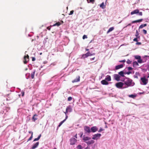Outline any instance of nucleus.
Instances as JSON below:
<instances>
[{"mask_svg": "<svg viewBox=\"0 0 149 149\" xmlns=\"http://www.w3.org/2000/svg\"><path fill=\"white\" fill-rule=\"evenodd\" d=\"M80 81V77L79 76H78L77 78L76 79H74V80L72 81V82L73 83H74L75 82H76L79 81Z\"/></svg>", "mask_w": 149, "mask_h": 149, "instance_id": "obj_16", "label": "nucleus"}, {"mask_svg": "<svg viewBox=\"0 0 149 149\" xmlns=\"http://www.w3.org/2000/svg\"><path fill=\"white\" fill-rule=\"evenodd\" d=\"M101 83L103 85H107L109 84L108 82L105 79L101 81Z\"/></svg>", "mask_w": 149, "mask_h": 149, "instance_id": "obj_13", "label": "nucleus"}, {"mask_svg": "<svg viewBox=\"0 0 149 149\" xmlns=\"http://www.w3.org/2000/svg\"><path fill=\"white\" fill-rule=\"evenodd\" d=\"M72 99V97H69L68 98V101H70Z\"/></svg>", "mask_w": 149, "mask_h": 149, "instance_id": "obj_40", "label": "nucleus"}, {"mask_svg": "<svg viewBox=\"0 0 149 149\" xmlns=\"http://www.w3.org/2000/svg\"><path fill=\"white\" fill-rule=\"evenodd\" d=\"M104 130L102 129V128H101L99 130H98V132H101L102 131H103Z\"/></svg>", "mask_w": 149, "mask_h": 149, "instance_id": "obj_44", "label": "nucleus"}, {"mask_svg": "<svg viewBox=\"0 0 149 149\" xmlns=\"http://www.w3.org/2000/svg\"><path fill=\"white\" fill-rule=\"evenodd\" d=\"M41 134H40L38 137V138H35L33 140V141H38L39 140V139H40L41 136Z\"/></svg>", "mask_w": 149, "mask_h": 149, "instance_id": "obj_26", "label": "nucleus"}, {"mask_svg": "<svg viewBox=\"0 0 149 149\" xmlns=\"http://www.w3.org/2000/svg\"><path fill=\"white\" fill-rule=\"evenodd\" d=\"M136 44V45H141V42H137Z\"/></svg>", "mask_w": 149, "mask_h": 149, "instance_id": "obj_46", "label": "nucleus"}, {"mask_svg": "<svg viewBox=\"0 0 149 149\" xmlns=\"http://www.w3.org/2000/svg\"><path fill=\"white\" fill-rule=\"evenodd\" d=\"M95 54V53H93L91 54V53L89 52H88L86 54H83L82 55V58H84L87 57L88 56L94 55Z\"/></svg>", "mask_w": 149, "mask_h": 149, "instance_id": "obj_2", "label": "nucleus"}, {"mask_svg": "<svg viewBox=\"0 0 149 149\" xmlns=\"http://www.w3.org/2000/svg\"><path fill=\"white\" fill-rule=\"evenodd\" d=\"M124 82L127 86H125L123 88H127L129 86H132L134 84V83L132 82V80L129 78H127V80L124 81Z\"/></svg>", "mask_w": 149, "mask_h": 149, "instance_id": "obj_1", "label": "nucleus"}, {"mask_svg": "<svg viewBox=\"0 0 149 149\" xmlns=\"http://www.w3.org/2000/svg\"><path fill=\"white\" fill-rule=\"evenodd\" d=\"M32 61H34L36 59L34 57H32Z\"/></svg>", "mask_w": 149, "mask_h": 149, "instance_id": "obj_50", "label": "nucleus"}, {"mask_svg": "<svg viewBox=\"0 0 149 149\" xmlns=\"http://www.w3.org/2000/svg\"><path fill=\"white\" fill-rule=\"evenodd\" d=\"M123 67V64H120L117 66H116L115 67L116 70H118L121 68H122Z\"/></svg>", "mask_w": 149, "mask_h": 149, "instance_id": "obj_15", "label": "nucleus"}, {"mask_svg": "<svg viewBox=\"0 0 149 149\" xmlns=\"http://www.w3.org/2000/svg\"><path fill=\"white\" fill-rule=\"evenodd\" d=\"M141 80L145 85H146L148 82V79H146L145 77L141 78Z\"/></svg>", "mask_w": 149, "mask_h": 149, "instance_id": "obj_6", "label": "nucleus"}, {"mask_svg": "<svg viewBox=\"0 0 149 149\" xmlns=\"http://www.w3.org/2000/svg\"><path fill=\"white\" fill-rule=\"evenodd\" d=\"M61 24V23L60 22H56L55 24H54L53 25V26H59Z\"/></svg>", "mask_w": 149, "mask_h": 149, "instance_id": "obj_29", "label": "nucleus"}, {"mask_svg": "<svg viewBox=\"0 0 149 149\" xmlns=\"http://www.w3.org/2000/svg\"><path fill=\"white\" fill-rule=\"evenodd\" d=\"M91 139V138H90V137H87V136H86V137L84 136L83 139V140H84V141H88L89 140H90Z\"/></svg>", "mask_w": 149, "mask_h": 149, "instance_id": "obj_21", "label": "nucleus"}, {"mask_svg": "<svg viewBox=\"0 0 149 149\" xmlns=\"http://www.w3.org/2000/svg\"><path fill=\"white\" fill-rule=\"evenodd\" d=\"M31 132H31V131H29V133H30V134H31Z\"/></svg>", "mask_w": 149, "mask_h": 149, "instance_id": "obj_60", "label": "nucleus"}, {"mask_svg": "<svg viewBox=\"0 0 149 149\" xmlns=\"http://www.w3.org/2000/svg\"><path fill=\"white\" fill-rule=\"evenodd\" d=\"M84 130L85 133H90L91 132L90 127L88 126H85L84 127Z\"/></svg>", "mask_w": 149, "mask_h": 149, "instance_id": "obj_5", "label": "nucleus"}, {"mask_svg": "<svg viewBox=\"0 0 149 149\" xmlns=\"http://www.w3.org/2000/svg\"><path fill=\"white\" fill-rule=\"evenodd\" d=\"M143 20V19H139L132 21V24H133L136 22H141Z\"/></svg>", "mask_w": 149, "mask_h": 149, "instance_id": "obj_18", "label": "nucleus"}, {"mask_svg": "<svg viewBox=\"0 0 149 149\" xmlns=\"http://www.w3.org/2000/svg\"><path fill=\"white\" fill-rule=\"evenodd\" d=\"M74 12V10H72L70 11V13L69 14V15H72Z\"/></svg>", "mask_w": 149, "mask_h": 149, "instance_id": "obj_43", "label": "nucleus"}, {"mask_svg": "<svg viewBox=\"0 0 149 149\" xmlns=\"http://www.w3.org/2000/svg\"><path fill=\"white\" fill-rule=\"evenodd\" d=\"M38 115L36 114H34L33 117H32V120L34 122H35V121L37 120L38 118H37V116Z\"/></svg>", "mask_w": 149, "mask_h": 149, "instance_id": "obj_19", "label": "nucleus"}, {"mask_svg": "<svg viewBox=\"0 0 149 149\" xmlns=\"http://www.w3.org/2000/svg\"><path fill=\"white\" fill-rule=\"evenodd\" d=\"M100 7L102 8V9H104L105 8V6L104 4V3L102 2L100 5Z\"/></svg>", "mask_w": 149, "mask_h": 149, "instance_id": "obj_32", "label": "nucleus"}, {"mask_svg": "<svg viewBox=\"0 0 149 149\" xmlns=\"http://www.w3.org/2000/svg\"><path fill=\"white\" fill-rule=\"evenodd\" d=\"M136 95L132 94V95H129V97H131V98H133V99H134L135 97H136Z\"/></svg>", "mask_w": 149, "mask_h": 149, "instance_id": "obj_27", "label": "nucleus"}, {"mask_svg": "<svg viewBox=\"0 0 149 149\" xmlns=\"http://www.w3.org/2000/svg\"><path fill=\"white\" fill-rule=\"evenodd\" d=\"M89 50V49H86V51H88Z\"/></svg>", "mask_w": 149, "mask_h": 149, "instance_id": "obj_59", "label": "nucleus"}, {"mask_svg": "<svg viewBox=\"0 0 149 149\" xmlns=\"http://www.w3.org/2000/svg\"><path fill=\"white\" fill-rule=\"evenodd\" d=\"M21 94H22V97L24 96V92H22Z\"/></svg>", "mask_w": 149, "mask_h": 149, "instance_id": "obj_49", "label": "nucleus"}, {"mask_svg": "<svg viewBox=\"0 0 149 149\" xmlns=\"http://www.w3.org/2000/svg\"><path fill=\"white\" fill-rule=\"evenodd\" d=\"M68 118V116L67 115H65V119L64 120H66Z\"/></svg>", "mask_w": 149, "mask_h": 149, "instance_id": "obj_52", "label": "nucleus"}, {"mask_svg": "<svg viewBox=\"0 0 149 149\" xmlns=\"http://www.w3.org/2000/svg\"><path fill=\"white\" fill-rule=\"evenodd\" d=\"M144 93V92H143L142 93L140 92L139 93V94H143Z\"/></svg>", "mask_w": 149, "mask_h": 149, "instance_id": "obj_57", "label": "nucleus"}, {"mask_svg": "<svg viewBox=\"0 0 149 149\" xmlns=\"http://www.w3.org/2000/svg\"><path fill=\"white\" fill-rule=\"evenodd\" d=\"M118 73H119V74L121 76H122V77H124V72L123 71H120V72H119Z\"/></svg>", "mask_w": 149, "mask_h": 149, "instance_id": "obj_28", "label": "nucleus"}, {"mask_svg": "<svg viewBox=\"0 0 149 149\" xmlns=\"http://www.w3.org/2000/svg\"><path fill=\"white\" fill-rule=\"evenodd\" d=\"M36 72L35 70H34L32 72L31 74V77L32 79H33L34 78V75Z\"/></svg>", "mask_w": 149, "mask_h": 149, "instance_id": "obj_22", "label": "nucleus"}, {"mask_svg": "<svg viewBox=\"0 0 149 149\" xmlns=\"http://www.w3.org/2000/svg\"><path fill=\"white\" fill-rule=\"evenodd\" d=\"M61 22H62V24L63 23V21H61Z\"/></svg>", "mask_w": 149, "mask_h": 149, "instance_id": "obj_64", "label": "nucleus"}, {"mask_svg": "<svg viewBox=\"0 0 149 149\" xmlns=\"http://www.w3.org/2000/svg\"><path fill=\"white\" fill-rule=\"evenodd\" d=\"M39 144V142H36L33 145L31 149H35V148H36L38 146Z\"/></svg>", "mask_w": 149, "mask_h": 149, "instance_id": "obj_11", "label": "nucleus"}, {"mask_svg": "<svg viewBox=\"0 0 149 149\" xmlns=\"http://www.w3.org/2000/svg\"><path fill=\"white\" fill-rule=\"evenodd\" d=\"M66 110L68 112H71L72 111V109L70 106H69L67 107L66 108Z\"/></svg>", "mask_w": 149, "mask_h": 149, "instance_id": "obj_12", "label": "nucleus"}, {"mask_svg": "<svg viewBox=\"0 0 149 149\" xmlns=\"http://www.w3.org/2000/svg\"><path fill=\"white\" fill-rule=\"evenodd\" d=\"M10 100H10H9V99H8V98H7V99H6V100Z\"/></svg>", "mask_w": 149, "mask_h": 149, "instance_id": "obj_63", "label": "nucleus"}, {"mask_svg": "<svg viewBox=\"0 0 149 149\" xmlns=\"http://www.w3.org/2000/svg\"><path fill=\"white\" fill-rule=\"evenodd\" d=\"M125 61H126L124 59V60H123L120 61H119V62H121V63H124Z\"/></svg>", "mask_w": 149, "mask_h": 149, "instance_id": "obj_45", "label": "nucleus"}, {"mask_svg": "<svg viewBox=\"0 0 149 149\" xmlns=\"http://www.w3.org/2000/svg\"><path fill=\"white\" fill-rule=\"evenodd\" d=\"M139 65L138 63L136 61H134L133 63V66L136 67Z\"/></svg>", "mask_w": 149, "mask_h": 149, "instance_id": "obj_25", "label": "nucleus"}, {"mask_svg": "<svg viewBox=\"0 0 149 149\" xmlns=\"http://www.w3.org/2000/svg\"><path fill=\"white\" fill-rule=\"evenodd\" d=\"M105 79L106 80H107L108 81H111V77L110 75H107L106 78Z\"/></svg>", "mask_w": 149, "mask_h": 149, "instance_id": "obj_20", "label": "nucleus"}, {"mask_svg": "<svg viewBox=\"0 0 149 149\" xmlns=\"http://www.w3.org/2000/svg\"><path fill=\"white\" fill-rule=\"evenodd\" d=\"M95 58V57H93V58H91V59H90V60H94Z\"/></svg>", "mask_w": 149, "mask_h": 149, "instance_id": "obj_55", "label": "nucleus"}, {"mask_svg": "<svg viewBox=\"0 0 149 149\" xmlns=\"http://www.w3.org/2000/svg\"><path fill=\"white\" fill-rule=\"evenodd\" d=\"M70 144L73 145L75 144L77 142V140L74 138H71L70 139Z\"/></svg>", "mask_w": 149, "mask_h": 149, "instance_id": "obj_7", "label": "nucleus"}, {"mask_svg": "<svg viewBox=\"0 0 149 149\" xmlns=\"http://www.w3.org/2000/svg\"><path fill=\"white\" fill-rule=\"evenodd\" d=\"M98 128L96 126H93L91 128V131L93 132H95L98 130Z\"/></svg>", "mask_w": 149, "mask_h": 149, "instance_id": "obj_9", "label": "nucleus"}, {"mask_svg": "<svg viewBox=\"0 0 149 149\" xmlns=\"http://www.w3.org/2000/svg\"><path fill=\"white\" fill-rule=\"evenodd\" d=\"M88 3H93L94 2L95 0H87Z\"/></svg>", "mask_w": 149, "mask_h": 149, "instance_id": "obj_34", "label": "nucleus"}, {"mask_svg": "<svg viewBox=\"0 0 149 149\" xmlns=\"http://www.w3.org/2000/svg\"><path fill=\"white\" fill-rule=\"evenodd\" d=\"M120 77L118 74H115L114 75V79L118 81L120 80Z\"/></svg>", "mask_w": 149, "mask_h": 149, "instance_id": "obj_10", "label": "nucleus"}, {"mask_svg": "<svg viewBox=\"0 0 149 149\" xmlns=\"http://www.w3.org/2000/svg\"><path fill=\"white\" fill-rule=\"evenodd\" d=\"M138 62L139 63H141L142 62V60L140 58V59H138Z\"/></svg>", "mask_w": 149, "mask_h": 149, "instance_id": "obj_42", "label": "nucleus"}, {"mask_svg": "<svg viewBox=\"0 0 149 149\" xmlns=\"http://www.w3.org/2000/svg\"><path fill=\"white\" fill-rule=\"evenodd\" d=\"M114 29V27H111L108 30L107 32V33L108 34L111 31L113 30Z\"/></svg>", "mask_w": 149, "mask_h": 149, "instance_id": "obj_23", "label": "nucleus"}, {"mask_svg": "<svg viewBox=\"0 0 149 149\" xmlns=\"http://www.w3.org/2000/svg\"><path fill=\"white\" fill-rule=\"evenodd\" d=\"M74 137L76 138V139H77V134H76L74 136Z\"/></svg>", "mask_w": 149, "mask_h": 149, "instance_id": "obj_54", "label": "nucleus"}, {"mask_svg": "<svg viewBox=\"0 0 149 149\" xmlns=\"http://www.w3.org/2000/svg\"><path fill=\"white\" fill-rule=\"evenodd\" d=\"M77 148L78 149H82V147L81 145H79L77 146Z\"/></svg>", "mask_w": 149, "mask_h": 149, "instance_id": "obj_36", "label": "nucleus"}, {"mask_svg": "<svg viewBox=\"0 0 149 149\" xmlns=\"http://www.w3.org/2000/svg\"><path fill=\"white\" fill-rule=\"evenodd\" d=\"M138 38H139L138 37H136V38H134L133 40L134 41H135V42H137L138 41Z\"/></svg>", "mask_w": 149, "mask_h": 149, "instance_id": "obj_37", "label": "nucleus"}, {"mask_svg": "<svg viewBox=\"0 0 149 149\" xmlns=\"http://www.w3.org/2000/svg\"><path fill=\"white\" fill-rule=\"evenodd\" d=\"M82 135H83V133H82L81 134V135L80 137H82Z\"/></svg>", "mask_w": 149, "mask_h": 149, "instance_id": "obj_61", "label": "nucleus"}, {"mask_svg": "<svg viewBox=\"0 0 149 149\" xmlns=\"http://www.w3.org/2000/svg\"><path fill=\"white\" fill-rule=\"evenodd\" d=\"M47 29L49 30H50L51 28L50 27L48 26L47 27Z\"/></svg>", "mask_w": 149, "mask_h": 149, "instance_id": "obj_53", "label": "nucleus"}, {"mask_svg": "<svg viewBox=\"0 0 149 149\" xmlns=\"http://www.w3.org/2000/svg\"><path fill=\"white\" fill-rule=\"evenodd\" d=\"M147 26L146 24H142L139 27V29H142L143 27L146 26Z\"/></svg>", "mask_w": 149, "mask_h": 149, "instance_id": "obj_24", "label": "nucleus"}, {"mask_svg": "<svg viewBox=\"0 0 149 149\" xmlns=\"http://www.w3.org/2000/svg\"><path fill=\"white\" fill-rule=\"evenodd\" d=\"M31 137L28 139V141H27V142L29 141H30L33 138V132H31Z\"/></svg>", "mask_w": 149, "mask_h": 149, "instance_id": "obj_33", "label": "nucleus"}, {"mask_svg": "<svg viewBox=\"0 0 149 149\" xmlns=\"http://www.w3.org/2000/svg\"><path fill=\"white\" fill-rule=\"evenodd\" d=\"M82 38L83 39H84L85 38H87V36L84 35L83 36Z\"/></svg>", "mask_w": 149, "mask_h": 149, "instance_id": "obj_41", "label": "nucleus"}, {"mask_svg": "<svg viewBox=\"0 0 149 149\" xmlns=\"http://www.w3.org/2000/svg\"><path fill=\"white\" fill-rule=\"evenodd\" d=\"M135 58L136 59H139L141 58V56H135Z\"/></svg>", "mask_w": 149, "mask_h": 149, "instance_id": "obj_35", "label": "nucleus"}, {"mask_svg": "<svg viewBox=\"0 0 149 149\" xmlns=\"http://www.w3.org/2000/svg\"><path fill=\"white\" fill-rule=\"evenodd\" d=\"M105 128H107V125H105Z\"/></svg>", "mask_w": 149, "mask_h": 149, "instance_id": "obj_62", "label": "nucleus"}, {"mask_svg": "<svg viewBox=\"0 0 149 149\" xmlns=\"http://www.w3.org/2000/svg\"><path fill=\"white\" fill-rule=\"evenodd\" d=\"M139 13V10L138 9H136L133 11L131 12V14L132 15L134 14L138 13Z\"/></svg>", "mask_w": 149, "mask_h": 149, "instance_id": "obj_14", "label": "nucleus"}, {"mask_svg": "<svg viewBox=\"0 0 149 149\" xmlns=\"http://www.w3.org/2000/svg\"><path fill=\"white\" fill-rule=\"evenodd\" d=\"M139 33H138V31L137 30H136V34L135 35V36L136 37H138L139 38L140 36H139Z\"/></svg>", "mask_w": 149, "mask_h": 149, "instance_id": "obj_31", "label": "nucleus"}, {"mask_svg": "<svg viewBox=\"0 0 149 149\" xmlns=\"http://www.w3.org/2000/svg\"><path fill=\"white\" fill-rule=\"evenodd\" d=\"M124 84L122 82H119L116 84V86L118 88H122Z\"/></svg>", "mask_w": 149, "mask_h": 149, "instance_id": "obj_3", "label": "nucleus"}, {"mask_svg": "<svg viewBox=\"0 0 149 149\" xmlns=\"http://www.w3.org/2000/svg\"><path fill=\"white\" fill-rule=\"evenodd\" d=\"M65 121V120H63L61 121L59 123V125L58 126V127H59L61 126L62 124Z\"/></svg>", "mask_w": 149, "mask_h": 149, "instance_id": "obj_30", "label": "nucleus"}, {"mask_svg": "<svg viewBox=\"0 0 149 149\" xmlns=\"http://www.w3.org/2000/svg\"><path fill=\"white\" fill-rule=\"evenodd\" d=\"M29 56L27 54L26 56H25L24 58V64H26L29 61Z\"/></svg>", "mask_w": 149, "mask_h": 149, "instance_id": "obj_8", "label": "nucleus"}, {"mask_svg": "<svg viewBox=\"0 0 149 149\" xmlns=\"http://www.w3.org/2000/svg\"><path fill=\"white\" fill-rule=\"evenodd\" d=\"M131 25V24H129L127 25V26H130Z\"/></svg>", "mask_w": 149, "mask_h": 149, "instance_id": "obj_58", "label": "nucleus"}, {"mask_svg": "<svg viewBox=\"0 0 149 149\" xmlns=\"http://www.w3.org/2000/svg\"><path fill=\"white\" fill-rule=\"evenodd\" d=\"M86 143L88 145H89L94 143V141L93 140H91L86 142Z\"/></svg>", "mask_w": 149, "mask_h": 149, "instance_id": "obj_17", "label": "nucleus"}, {"mask_svg": "<svg viewBox=\"0 0 149 149\" xmlns=\"http://www.w3.org/2000/svg\"><path fill=\"white\" fill-rule=\"evenodd\" d=\"M101 135V134H100L99 133L96 134H95L94 135H93V137L92 139L93 140H97V139L100 138Z\"/></svg>", "mask_w": 149, "mask_h": 149, "instance_id": "obj_4", "label": "nucleus"}, {"mask_svg": "<svg viewBox=\"0 0 149 149\" xmlns=\"http://www.w3.org/2000/svg\"><path fill=\"white\" fill-rule=\"evenodd\" d=\"M131 61L129 59H128L127 61V63L128 64H130L131 63Z\"/></svg>", "mask_w": 149, "mask_h": 149, "instance_id": "obj_38", "label": "nucleus"}, {"mask_svg": "<svg viewBox=\"0 0 149 149\" xmlns=\"http://www.w3.org/2000/svg\"><path fill=\"white\" fill-rule=\"evenodd\" d=\"M64 113H65V115H67V114L68 113L66 110V111L65 112H64Z\"/></svg>", "mask_w": 149, "mask_h": 149, "instance_id": "obj_56", "label": "nucleus"}, {"mask_svg": "<svg viewBox=\"0 0 149 149\" xmlns=\"http://www.w3.org/2000/svg\"><path fill=\"white\" fill-rule=\"evenodd\" d=\"M132 73L130 71H129L128 72H127L126 74H129Z\"/></svg>", "mask_w": 149, "mask_h": 149, "instance_id": "obj_51", "label": "nucleus"}, {"mask_svg": "<svg viewBox=\"0 0 149 149\" xmlns=\"http://www.w3.org/2000/svg\"><path fill=\"white\" fill-rule=\"evenodd\" d=\"M132 68L131 67H129L128 68V70H132Z\"/></svg>", "mask_w": 149, "mask_h": 149, "instance_id": "obj_47", "label": "nucleus"}, {"mask_svg": "<svg viewBox=\"0 0 149 149\" xmlns=\"http://www.w3.org/2000/svg\"><path fill=\"white\" fill-rule=\"evenodd\" d=\"M143 33L144 34H146L147 33V31L146 30H145V29H143Z\"/></svg>", "mask_w": 149, "mask_h": 149, "instance_id": "obj_39", "label": "nucleus"}, {"mask_svg": "<svg viewBox=\"0 0 149 149\" xmlns=\"http://www.w3.org/2000/svg\"><path fill=\"white\" fill-rule=\"evenodd\" d=\"M139 13V15H140V16H142V15L143 13H142V12H139V13Z\"/></svg>", "mask_w": 149, "mask_h": 149, "instance_id": "obj_48", "label": "nucleus"}]
</instances>
